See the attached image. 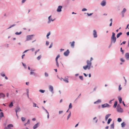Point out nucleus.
<instances>
[{
	"label": "nucleus",
	"instance_id": "19",
	"mask_svg": "<svg viewBox=\"0 0 129 129\" xmlns=\"http://www.w3.org/2000/svg\"><path fill=\"white\" fill-rule=\"evenodd\" d=\"M114 41L113 42V41L112 40H111V43L108 47V48H110V47H111L112 45V43L114 44L116 42V41Z\"/></svg>",
	"mask_w": 129,
	"mask_h": 129
},
{
	"label": "nucleus",
	"instance_id": "46",
	"mask_svg": "<svg viewBox=\"0 0 129 129\" xmlns=\"http://www.w3.org/2000/svg\"><path fill=\"white\" fill-rule=\"evenodd\" d=\"M86 14L88 16H90L92 15L93 14V13H90L89 14L88 13H87Z\"/></svg>",
	"mask_w": 129,
	"mask_h": 129
},
{
	"label": "nucleus",
	"instance_id": "29",
	"mask_svg": "<svg viewBox=\"0 0 129 129\" xmlns=\"http://www.w3.org/2000/svg\"><path fill=\"white\" fill-rule=\"evenodd\" d=\"M125 125V123L124 122H123L121 124V127H124Z\"/></svg>",
	"mask_w": 129,
	"mask_h": 129
},
{
	"label": "nucleus",
	"instance_id": "27",
	"mask_svg": "<svg viewBox=\"0 0 129 129\" xmlns=\"http://www.w3.org/2000/svg\"><path fill=\"white\" fill-rule=\"evenodd\" d=\"M50 34H51V32L50 31H49L47 34V36H46V37L47 39H49V36L50 35Z\"/></svg>",
	"mask_w": 129,
	"mask_h": 129
},
{
	"label": "nucleus",
	"instance_id": "50",
	"mask_svg": "<svg viewBox=\"0 0 129 129\" xmlns=\"http://www.w3.org/2000/svg\"><path fill=\"white\" fill-rule=\"evenodd\" d=\"M39 50H40V49H38L35 51V55H36L37 53L38 52H39Z\"/></svg>",
	"mask_w": 129,
	"mask_h": 129
},
{
	"label": "nucleus",
	"instance_id": "56",
	"mask_svg": "<svg viewBox=\"0 0 129 129\" xmlns=\"http://www.w3.org/2000/svg\"><path fill=\"white\" fill-rule=\"evenodd\" d=\"M120 51L122 52V53H123L124 51L122 50V48L121 47L120 48Z\"/></svg>",
	"mask_w": 129,
	"mask_h": 129
},
{
	"label": "nucleus",
	"instance_id": "26",
	"mask_svg": "<svg viewBox=\"0 0 129 129\" xmlns=\"http://www.w3.org/2000/svg\"><path fill=\"white\" fill-rule=\"evenodd\" d=\"M30 75H33L34 76H36V73L34 72H30Z\"/></svg>",
	"mask_w": 129,
	"mask_h": 129
},
{
	"label": "nucleus",
	"instance_id": "42",
	"mask_svg": "<svg viewBox=\"0 0 129 129\" xmlns=\"http://www.w3.org/2000/svg\"><path fill=\"white\" fill-rule=\"evenodd\" d=\"M39 91L42 93H44L45 92V90L40 89L39 90Z\"/></svg>",
	"mask_w": 129,
	"mask_h": 129
},
{
	"label": "nucleus",
	"instance_id": "25",
	"mask_svg": "<svg viewBox=\"0 0 129 129\" xmlns=\"http://www.w3.org/2000/svg\"><path fill=\"white\" fill-rule=\"evenodd\" d=\"M117 101H115V103H114V104L113 105V107L114 108H116L117 106Z\"/></svg>",
	"mask_w": 129,
	"mask_h": 129
},
{
	"label": "nucleus",
	"instance_id": "9",
	"mask_svg": "<svg viewBox=\"0 0 129 129\" xmlns=\"http://www.w3.org/2000/svg\"><path fill=\"white\" fill-rule=\"evenodd\" d=\"M106 2L105 0H103L101 3V5L103 7H104L106 5Z\"/></svg>",
	"mask_w": 129,
	"mask_h": 129
},
{
	"label": "nucleus",
	"instance_id": "39",
	"mask_svg": "<svg viewBox=\"0 0 129 129\" xmlns=\"http://www.w3.org/2000/svg\"><path fill=\"white\" fill-rule=\"evenodd\" d=\"M1 75L2 77H5V74L4 72H2L0 74Z\"/></svg>",
	"mask_w": 129,
	"mask_h": 129
},
{
	"label": "nucleus",
	"instance_id": "8",
	"mask_svg": "<svg viewBox=\"0 0 129 129\" xmlns=\"http://www.w3.org/2000/svg\"><path fill=\"white\" fill-rule=\"evenodd\" d=\"M62 6H58L57 8L56 11L58 12H60L61 11V9L62 8Z\"/></svg>",
	"mask_w": 129,
	"mask_h": 129
},
{
	"label": "nucleus",
	"instance_id": "34",
	"mask_svg": "<svg viewBox=\"0 0 129 129\" xmlns=\"http://www.w3.org/2000/svg\"><path fill=\"white\" fill-rule=\"evenodd\" d=\"M121 85L120 84L119 85L118 90L119 91H120L122 89V87H121Z\"/></svg>",
	"mask_w": 129,
	"mask_h": 129
},
{
	"label": "nucleus",
	"instance_id": "61",
	"mask_svg": "<svg viewBox=\"0 0 129 129\" xmlns=\"http://www.w3.org/2000/svg\"><path fill=\"white\" fill-rule=\"evenodd\" d=\"M26 1V0H22V3H24Z\"/></svg>",
	"mask_w": 129,
	"mask_h": 129
},
{
	"label": "nucleus",
	"instance_id": "10",
	"mask_svg": "<svg viewBox=\"0 0 129 129\" xmlns=\"http://www.w3.org/2000/svg\"><path fill=\"white\" fill-rule=\"evenodd\" d=\"M13 126V125L12 124H8L7 127H6L5 128V129H10L11 127H12Z\"/></svg>",
	"mask_w": 129,
	"mask_h": 129
},
{
	"label": "nucleus",
	"instance_id": "6",
	"mask_svg": "<svg viewBox=\"0 0 129 129\" xmlns=\"http://www.w3.org/2000/svg\"><path fill=\"white\" fill-rule=\"evenodd\" d=\"M34 36L33 35L27 36L26 37V41H28L31 40L32 39V37Z\"/></svg>",
	"mask_w": 129,
	"mask_h": 129
},
{
	"label": "nucleus",
	"instance_id": "28",
	"mask_svg": "<svg viewBox=\"0 0 129 129\" xmlns=\"http://www.w3.org/2000/svg\"><path fill=\"white\" fill-rule=\"evenodd\" d=\"M114 123H113L112 124H111L110 125V128H111L114 129Z\"/></svg>",
	"mask_w": 129,
	"mask_h": 129
},
{
	"label": "nucleus",
	"instance_id": "63",
	"mask_svg": "<svg viewBox=\"0 0 129 129\" xmlns=\"http://www.w3.org/2000/svg\"><path fill=\"white\" fill-rule=\"evenodd\" d=\"M25 54H23V55H22V59H23V57L25 56Z\"/></svg>",
	"mask_w": 129,
	"mask_h": 129
},
{
	"label": "nucleus",
	"instance_id": "2",
	"mask_svg": "<svg viewBox=\"0 0 129 129\" xmlns=\"http://www.w3.org/2000/svg\"><path fill=\"white\" fill-rule=\"evenodd\" d=\"M117 111L120 113H122L123 112V109L121 108L120 105L118 104L117 108Z\"/></svg>",
	"mask_w": 129,
	"mask_h": 129
},
{
	"label": "nucleus",
	"instance_id": "48",
	"mask_svg": "<svg viewBox=\"0 0 129 129\" xmlns=\"http://www.w3.org/2000/svg\"><path fill=\"white\" fill-rule=\"evenodd\" d=\"M22 64L23 65V66H24V68H25V69H26V65L24 63H23L22 62Z\"/></svg>",
	"mask_w": 129,
	"mask_h": 129
},
{
	"label": "nucleus",
	"instance_id": "12",
	"mask_svg": "<svg viewBox=\"0 0 129 129\" xmlns=\"http://www.w3.org/2000/svg\"><path fill=\"white\" fill-rule=\"evenodd\" d=\"M126 9L125 8L123 9L122 10L121 12V13L122 14V17H124V13L126 11Z\"/></svg>",
	"mask_w": 129,
	"mask_h": 129
},
{
	"label": "nucleus",
	"instance_id": "49",
	"mask_svg": "<svg viewBox=\"0 0 129 129\" xmlns=\"http://www.w3.org/2000/svg\"><path fill=\"white\" fill-rule=\"evenodd\" d=\"M87 10V9H86V8H83L82 9V11H86Z\"/></svg>",
	"mask_w": 129,
	"mask_h": 129
},
{
	"label": "nucleus",
	"instance_id": "7",
	"mask_svg": "<svg viewBox=\"0 0 129 129\" xmlns=\"http://www.w3.org/2000/svg\"><path fill=\"white\" fill-rule=\"evenodd\" d=\"M110 107V106L107 103H105L102 105V107L103 108L105 107Z\"/></svg>",
	"mask_w": 129,
	"mask_h": 129
},
{
	"label": "nucleus",
	"instance_id": "53",
	"mask_svg": "<svg viewBox=\"0 0 129 129\" xmlns=\"http://www.w3.org/2000/svg\"><path fill=\"white\" fill-rule=\"evenodd\" d=\"M49 44V42H48V41H46V45L47 46H48V45Z\"/></svg>",
	"mask_w": 129,
	"mask_h": 129
},
{
	"label": "nucleus",
	"instance_id": "41",
	"mask_svg": "<svg viewBox=\"0 0 129 129\" xmlns=\"http://www.w3.org/2000/svg\"><path fill=\"white\" fill-rule=\"evenodd\" d=\"M120 60L122 62H125L124 60L122 58H120Z\"/></svg>",
	"mask_w": 129,
	"mask_h": 129
},
{
	"label": "nucleus",
	"instance_id": "21",
	"mask_svg": "<svg viewBox=\"0 0 129 129\" xmlns=\"http://www.w3.org/2000/svg\"><path fill=\"white\" fill-rule=\"evenodd\" d=\"M101 102V100H100L99 99L96 101L94 102V104H98L100 103Z\"/></svg>",
	"mask_w": 129,
	"mask_h": 129
},
{
	"label": "nucleus",
	"instance_id": "62",
	"mask_svg": "<svg viewBox=\"0 0 129 129\" xmlns=\"http://www.w3.org/2000/svg\"><path fill=\"white\" fill-rule=\"evenodd\" d=\"M29 50L28 49V50H25L23 52V53H25L27 51H28Z\"/></svg>",
	"mask_w": 129,
	"mask_h": 129
},
{
	"label": "nucleus",
	"instance_id": "1",
	"mask_svg": "<svg viewBox=\"0 0 129 129\" xmlns=\"http://www.w3.org/2000/svg\"><path fill=\"white\" fill-rule=\"evenodd\" d=\"M93 59V58L92 57H91L90 60H87L86 61L87 65L83 67V68L84 70H86L87 69L89 70H90L91 68L93 67L91 62Z\"/></svg>",
	"mask_w": 129,
	"mask_h": 129
},
{
	"label": "nucleus",
	"instance_id": "45",
	"mask_svg": "<svg viewBox=\"0 0 129 129\" xmlns=\"http://www.w3.org/2000/svg\"><path fill=\"white\" fill-rule=\"evenodd\" d=\"M21 119L22 121H24L25 120V118L24 117H22L21 118Z\"/></svg>",
	"mask_w": 129,
	"mask_h": 129
},
{
	"label": "nucleus",
	"instance_id": "58",
	"mask_svg": "<svg viewBox=\"0 0 129 129\" xmlns=\"http://www.w3.org/2000/svg\"><path fill=\"white\" fill-rule=\"evenodd\" d=\"M97 88V87H95L94 88H93V91H95L96 89Z\"/></svg>",
	"mask_w": 129,
	"mask_h": 129
},
{
	"label": "nucleus",
	"instance_id": "54",
	"mask_svg": "<svg viewBox=\"0 0 129 129\" xmlns=\"http://www.w3.org/2000/svg\"><path fill=\"white\" fill-rule=\"evenodd\" d=\"M52 45H53V43H51V45H50V46L49 47V48H51L52 47Z\"/></svg>",
	"mask_w": 129,
	"mask_h": 129
},
{
	"label": "nucleus",
	"instance_id": "59",
	"mask_svg": "<svg viewBox=\"0 0 129 129\" xmlns=\"http://www.w3.org/2000/svg\"><path fill=\"white\" fill-rule=\"evenodd\" d=\"M35 49L34 48H33L30 49V50H31L32 51H34Z\"/></svg>",
	"mask_w": 129,
	"mask_h": 129
},
{
	"label": "nucleus",
	"instance_id": "35",
	"mask_svg": "<svg viewBox=\"0 0 129 129\" xmlns=\"http://www.w3.org/2000/svg\"><path fill=\"white\" fill-rule=\"evenodd\" d=\"M41 55H40L38 56L37 58V59L38 60H39L41 58Z\"/></svg>",
	"mask_w": 129,
	"mask_h": 129
},
{
	"label": "nucleus",
	"instance_id": "16",
	"mask_svg": "<svg viewBox=\"0 0 129 129\" xmlns=\"http://www.w3.org/2000/svg\"><path fill=\"white\" fill-rule=\"evenodd\" d=\"M75 42L73 41L72 42H70V44L71 45V47L72 48H74V47Z\"/></svg>",
	"mask_w": 129,
	"mask_h": 129
},
{
	"label": "nucleus",
	"instance_id": "38",
	"mask_svg": "<svg viewBox=\"0 0 129 129\" xmlns=\"http://www.w3.org/2000/svg\"><path fill=\"white\" fill-rule=\"evenodd\" d=\"M56 61V65L57 66V68L59 67V64L58 62V61Z\"/></svg>",
	"mask_w": 129,
	"mask_h": 129
},
{
	"label": "nucleus",
	"instance_id": "57",
	"mask_svg": "<svg viewBox=\"0 0 129 129\" xmlns=\"http://www.w3.org/2000/svg\"><path fill=\"white\" fill-rule=\"evenodd\" d=\"M26 90V91L27 92V94L28 93H29V91L28 89H27Z\"/></svg>",
	"mask_w": 129,
	"mask_h": 129
},
{
	"label": "nucleus",
	"instance_id": "43",
	"mask_svg": "<svg viewBox=\"0 0 129 129\" xmlns=\"http://www.w3.org/2000/svg\"><path fill=\"white\" fill-rule=\"evenodd\" d=\"M96 118H97L96 117H94L93 119V120H94L95 119H96L95 121V123H96L97 122L98 120V119H96Z\"/></svg>",
	"mask_w": 129,
	"mask_h": 129
},
{
	"label": "nucleus",
	"instance_id": "22",
	"mask_svg": "<svg viewBox=\"0 0 129 129\" xmlns=\"http://www.w3.org/2000/svg\"><path fill=\"white\" fill-rule=\"evenodd\" d=\"M118 99L120 103H121L122 102V98L121 97L118 96Z\"/></svg>",
	"mask_w": 129,
	"mask_h": 129
},
{
	"label": "nucleus",
	"instance_id": "52",
	"mask_svg": "<svg viewBox=\"0 0 129 129\" xmlns=\"http://www.w3.org/2000/svg\"><path fill=\"white\" fill-rule=\"evenodd\" d=\"M45 76L46 77H48V74L47 73H46V72H45Z\"/></svg>",
	"mask_w": 129,
	"mask_h": 129
},
{
	"label": "nucleus",
	"instance_id": "30",
	"mask_svg": "<svg viewBox=\"0 0 129 129\" xmlns=\"http://www.w3.org/2000/svg\"><path fill=\"white\" fill-rule=\"evenodd\" d=\"M33 106L34 107H37L38 108H39V107L38 106H37V104L36 103L33 102Z\"/></svg>",
	"mask_w": 129,
	"mask_h": 129
},
{
	"label": "nucleus",
	"instance_id": "31",
	"mask_svg": "<svg viewBox=\"0 0 129 129\" xmlns=\"http://www.w3.org/2000/svg\"><path fill=\"white\" fill-rule=\"evenodd\" d=\"M112 119H111V118H109L108 120V121L107 122V124H109L110 123L111 121H112Z\"/></svg>",
	"mask_w": 129,
	"mask_h": 129
},
{
	"label": "nucleus",
	"instance_id": "23",
	"mask_svg": "<svg viewBox=\"0 0 129 129\" xmlns=\"http://www.w3.org/2000/svg\"><path fill=\"white\" fill-rule=\"evenodd\" d=\"M63 80L67 83L69 82L68 79V78H65L63 79Z\"/></svg>",
	"mask_w": 129,
	"mask_h": 129
},
{
	"label": "nucleus",
	"instance_id": "32",
	"mask_svg": "<svg viewBox=\"0 0 129 129\" xmlns=\"http://www.w3.org/2000/svg\"><path fill=\"white\" fill-rule=\"evenodd\" d=\"M9 107L10 108L12 107V106H13V103L12 102H11L10 104L9 105Z\"/></svg>",
	"mask_w": 129,
	"mask_h": 129
},
{
	"label": "nucleus",
	"instance_id": "18",
	"mask_svg": "<svg viewBox=\"0 0 129 129\" xmlns=\"http://www.w3.org/2000/svg\"><path fill=\"white\" fill-rule=\"evenodd\" d=\"M20 111V109L19 107H17L15 109V112L16 113H17L18 112H19Z\"/></svg>",
	"mask_w": 129,
	"mask_h": 129
},
{
	"label": "nucleus",
	"instance_id": "51",
	"mask_svg": "<svg viewBox=\"0 0 129 129\" xmlns=\"http://www.w3.org/2000/svg\"><path fill=\"white\" fill-rule=\"evenodd\" d=\"M63 111H59V114H60L63 113Z\"/></svg>",
	"mask_w": 129,
	"mask_h": 129
},
{
	"label": "nucleus",
	"instance_id": "20",
	"mask_svg": "<svg viewBox=\"0 0 129 129\" xmlns=\"http://www.w3.org/2000/svg\"><path fill=\"white\" fill-rule=\"evenodd\" d=\"M111 115V114H108L106 115L105 117V120H107L108 118Z\"/></svg>",
	"mask_w": 129,
	"mask_h": 129
},
{
	"label": "nucleus",
	"instance_id": "4",
	"mask_svg": "<svg viewBox=\"0 0 129 129\" xmlns=\"http://www.w3.org/2000/svg\"><path fill=\"white\" fill-rule=\"evenodd\" d=\"M115 34L114 32L112 33V35L111 37V40H112L113 41H116V38L115 37Z\"/></svg>",
	"mask_w": 129,
	"mask_h": 129
},
{
	"label": "nucleus",
	"instance_id": "37",
	"mask_svg": "<svg viewBox=\"0 0 129 129\" xmlns=\"http://www.w3.org/2000/svg\"><path fill=\"white\" fill-rule=\"evenodd\" d=\"M71 115V112H70V113L69 114L67 117V120H68V119L70 117Z\"/></svg>",
	"mask_w": 129,
	"mask_h": 129
},
{
	"label": "nucleus",
	"instance_id": "15",
	"mask_svg": "<svg viewBox=\"0 0 129 129\" xmlns=\"http://www.w3.org/2000/svg\"><path fill=\"white\" fill-rule=\"evenodd\" d=\"M39 123L38 122L35 124L33 127L34 129H35L37 128L39 126Z\"/></svg>",
	"mask_w": 129,
	"mask_h": 129
},
{
	"label": "nucleus",
	"instance_id": "44",
	"mask_svg": "<svg viewBox=\"0 0 129 129\" xmlns=\"http://www.w3.org/2000/svg\"><path fill=\"white\" fill-rule=\"evenodd\" d=\"M79 78L82 80H83V77L82 76H79Z\"/></svg>",
	"mask_w": 129,
	"mask_h": 129
},
{
	"label": "nucleus",
	"instance_id": "60",
	"mask_svg": "<svg viewBox=\"0 0 129 129\" xmlns=\"http://www.w3.org/2000/svg\"><path fill=\"white\" fill-rule=\"evenodd\" d=\"M30 71L31 72H33L34 71H35V69L33 70V69H31L30 70Z\"/></svg>",
	"mask_w": 129,
	"mask_h": 129
},
{
	"label": "nucleus",
	"instance_id": "13",
	"mask_svg": "<svg viewBox=\"0 0 129 129\" xmlns=\"http://www.w3.org/2000/svg\"><path fill=\"white\" fill-rule=\"evenodd\" d=\"M70 53L68 49L67 51L64 52V55L66 56H68Z\"/></svg>",
	"mask_w": 129,
	"mask_h": 129
},
{
	"label": "nucleus",
	"instance_id": "64",
	"mask_svg": "<svg viewBox=\"0 0 129 129\" xmlns=\"http://www.w3.org/2000/svg\"><path fill=\"white\" fill-rule=\"evenodd\" d=\"M108 128H109V126H106L105 127V129H108Z\"/></svg>",
	"mask_w": 129,
	"mask_h": 129
},
{
	"label": "nucleus",
	"instance_id": "33",
	"mask_svg": "<svg viewBox=\"0 0 129 129\" xmlns=\"http://www.w3.org/2000/svg\"><path fill=\"white\" fill-rule=\"evenodd\" d=\"M60 57V55L59 54L58 55L56 58L55 61H58V58L59 57Z\"/></svg>",
	"mask_w": 129,
	"mask_h": 129
},
{
	"label": "nucleus",
	"instance_id": "40",
	"mask_svg": "<svg viewBox=\"0 0 129 129\" xmlns=\"http://www.w3.org/2000/svg\"><path fill=\"white\" fill-rule=\"evenodd\" d=\"M72 104L71 103H70V104L69 106V109L72 108Z\"/></svg>",
	"mask_w": 129,
	"mask_h": 129
},
{
	"label": "nucleus",
	"instance_id": "55",
	"mask_svg": "<svg viewBox=\"0 0 129 129\" xmlns=\"http://www.w3.org/2000/svg\"><path fill=\"white\" fill-rule=\"evenodd\" d=\"M26 124H30V120H28L27 121V122L26 123Z\"/></svg>",
	"mask_w": 129,
	"mask_h": 129
},
{
	"label": "nucleus",
	"instance_id": "3",
	"mask_svg": "<svg viewBox=\"0 0 129 129\" xmlns=\"http://www.w3.org/2000/svg\"><path fill=\"white\" fill-rule=\"evenodd\" d=\"M52 16L50 15L48 18V21L47 23L48 24H50L51 22H53L55 20V19H53L52 17Z\"/></svg>",
	"mask_w": 129,
	"mask_h": 129
},
{
	"label": "nucleus",
	"instance_id": "36",
	"mask_svg": "<svg viewBox=\"0 0 129 129\" xmlns=\"http://www.w3.org/2000/svg\"><path fill=\"white\" fill-rule=\"evenodd\" d=\"M21 33L22 32L21 31H20L19 32H17L15 33V34L16 35H19L21 34Z\"/></svg>",
	"mask_w": 129,
	"mask_h": 129
},
{
	"label": "nucleus",
	"instance_id": "14",
	"mask_svg": "<svg viewBox=\"0 0 129 129\" xmlns=\"http://www.w3.org/2000/svg\"><path fill=\"white\" fill-rule=\"evenodd\" d=\"M125 56L127 60H128L129 59V53H126L125 54Z\"/></svg>",
	"mask_w": 129,
	"mask_h": 129
},
{
	"label": "nucleus",
	"instance_id": "17",
	"mask_svg": "<svg viewBox=\"0 0 129 129\" xmlns=\"http://www.w3.org/2000/svg\"><path fill=\"white\" fill-rule=\"evenodd\" d=\"M5 95L3 93H0V99L3 98L4 99L5 97Z\"/></svg>",
	"mask_w": 129,
	"mask_h": 129
},
{
	"label": "nucleus",
	"instance_id": "24",
	"mask_svg": "<svg viewBox=\"0 0 129 129\" xmlns=\"http://www.w3.org/2000/svg\"><path fill=\"white\" fill-rule=\"evenodd\" d=\"M122 33L121 32H120L118 33L116 36L117 38H118L119 37L120 35H122Z\"/></svg>",
	"mask_w": 129,
	"mask_h": 129
},
{
	"label": "nucleus",
	"instance_id": "5",
	"mask_svg": "<svg viewBox=\"0 0 129 129\" xmlns=\"http://www.w3.org/2000/svg\"><path fill=\"white\" fill-rule=\"evenodd\" d=\"M48 88L49 91H50L52 94L54 93L53 91V86L51 85H49L48 86Z\"/></svg>",
	"mask_w": 129,
	"mask_h": 129
},
{
	"label": "nucleus",
	"instance_id": "11",
	"mask_svg": "<svg viewBox=\"0 0 129 129\" xmlns=\"http://www.w3.org/2000/svg\"><path fill=\"white\" fill-rule=\"evenodd\" d=\"M93 35L94 38H96L98 36L97 34V32L95 30H94L93 31Z\"/></svg>",
	"mask_w": 129,
	"mask_h": 129
},
{
	"label": "nucleus",
	"instance_id": "47",
	"mask_svg": "<svg viewBox=\"0 0 129 129\" xmlns=\"http://www.w3.org/2000/svg\"><path fill=\"white\" fill-rule=\"evenodd\" d=\"M122 121V119L120 118H118L117 119V121L119 122H120Z\"/></svg>",
	"mask_w": 129,
	"mask_h": 129
}]
</instances>
